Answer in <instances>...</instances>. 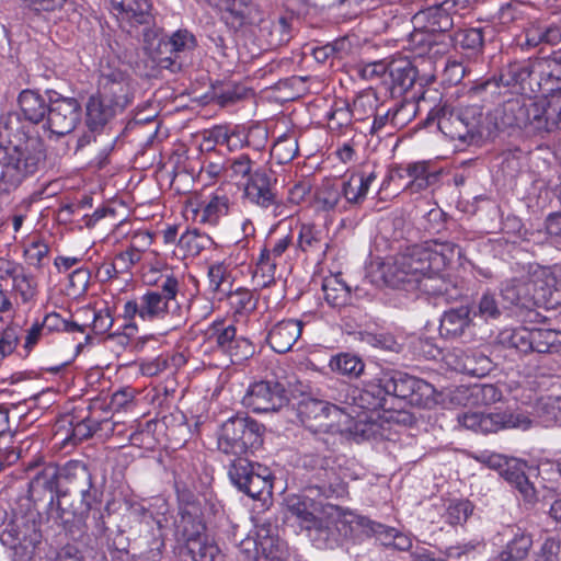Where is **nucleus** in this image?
Instances as JSON below:
<instances>
[{"instance_id":"nucleus-1","label":"nucleus","mask_w":561,"mask_h":561,"mask_svg":"<svg viewBox=\"0 0 561 561\" xmlns=\"http://www.w3.org/2000/svg\"><path fill=\"white\" fill-rule=\"evenodd\" d=\"M456 244L436 240L414 244L383 264L386 284L404 290L420 289L426 278L440 273L454 259Z\"/></svg>"},{"instance_id":"nucleus-2","label":"nucleus","mask_w":561,"mask_h":561,"mask_svg":"<svg viewBox=\"0 0 561 561\" xmlns=\"http://www.w3.org/2000/svg\"><path fill=\"white\" fill-rule=\"evenodd\" d=\"M45 159L44 144L38 137L23 136L16 141L10 140L7 147L0 146V190L10 192L33 176Z\"/></svg>"},{"instance_id":"nucleus-3","label":"nucleus","mask_w":561,"mask_h":561,"mask_svg":"<svg viewBox=\"0 0 561 561\" xmlns=\"http://www.w3.org/2000/svg\"><path fill=\"white\" fill-rule=\"evenodd\" d=\"M0 541L13 551L14 561L30 560L42 541L38 513L4 512L0 522Z\"/></svg>"},{"instance_id":"nucleus-4","label":"nucleus","mask_w":561,"mask_h":561,"mask_svg":"<svg viewBox=\"0 0 561 561\" xmlns=\"http://www.w3.org/2000/svg\"><path fill=\"white\" fill-rule=\"evenodd\" d=\"M538 67H540L539 56L511 62L501 70L499 79L492 78L478 83L469 90V93L473 98L485 101L500 94L501 84L503 87L519 85L524 89L525 83L529 80V85H531V82H535L538 91L543 94L542 76L538 71ZM530 90L535 91L533 87H530Z\"/></svg>"},{"instance_id":"nucleus-5","label":"nucleus","mask_w":561,"mask_h":561,"mask_svg":"<svg viewBox=\"0 0 561 561\" xmlns=\"http://www.w3.org/2000/svg\"><path fill=\"white\" fill-rule=\"evenodd\" d=\"M287 512L298 526L308 533L320 547L331 534V520L325 517L324 506L308 494H293L285 500Z\"/></svg>"},{"instance_id":"nucleus-6","label":"nucleus","mask_w":561,"mask_h":561,"mask_svg":"<svg viewBox=\"0 0 561 561\" xmlns=\"http://www.w3.org/2000/svg\"><path fill=\"white\" fill-rule=\"evenodd\" d=\"M263 432L264 426L251 417H230L221 425L218 448L225 454L241 456L262 445Z\"/></svg>"},{"instance_id":"nucleus-7","label":"nucleus","mask_w":561,"mask_h":561,"mask_svg":"<svg viewBox=\"0 0 561 561\" xmlns=\"http://www.w3.org/2000/svg\"><path fill=\"white\" fill-rule=\"evenodd\" d=\"M228 474L231 482L252 499L272 495L273 476L265 466L238 457L231 462Z\"/></svg>"},{"instance_id":"nucleus-8","label":"nucleus","mask_w":561,"mask_h":561,"mask_svg":"<svg viewBox=\"0 0 561 561\" xmlns=\"http://www.w3.org/2000/svg\"><path fill=\"white\" fill-rule=\"evenodd\" d=\"M62 495L79 494L82 505L92 510L102 500V491L94 485L93 473L81 460H69L61 466Z\"/></svg>"},{"instance_id":"nucleus-9","label":"nucleus","mask_w":561,"mask_h":561,"mask_svg":"<svg viewBox=\"0 0 561 561\" xmlns=\"http://www.w3.org/2000/svg\"><path fill=\"white\" fill-rule=\"evenodd\" d=\"M389 392L381 381V371L371 380L364 383L362 389L352 388L348 385L343 383L341 390L336 396L331 398L344 404L347 411H354L356 408L367 411H377L379 409H387V397Z\"/></svg>"},{"instance_id":"nucleus-10","label":"nucleus","mask_w":561,"mask_h":561,"mask_svg":"<svg viewBox=\"0 0 561 561\" xmlns=\"http://www.w3.org/2000/svg\"><path fill=\"white\" fill-rule=\"evenodd\" d=\"M381 381L389 396L415 407L426 405L434 393L431 383L399 370H381Z\"/></svg>"},{"instance_id":"nucleus-11","label":"nucleus","mask_w":561,"mask_h":561,"mask_svg":"<svg viewBox=\"0 0 561 561\" xmlns=\"http://www.w3.org/2000/svg\"><path fill=\"white\" fill-rule=\"evenodd\" d=\"M98 92L124 112L135 99L136 84L126 71L106 66L100 70Z\"/></svg>"},{"instance_id":"nucleus-12","label":"nucleus","mask_w":561,"mask_h":561,"mask_svg":"<svg viewBox=\"0 0 561 561\" xmlns=\"http://www.w3.org/2000/svg\"><path fill=\"white\" fill-rule=\"evenodd\" d=\"M457 420L462 427L481 434L496 433L506 428L526 430L530 425V420L526 415L511 412H465L459 414Z\"/></svg>"},{"instance_id":"nucleus-13","label":"nucleus","mask_w":561,"mask_h":561,"mask_svg":"<svg viewBox=\"0 0 561 561\" xmlns=\"http://www.w3.org/2000/svg\"><path fill=\"white\" fill-rule=\"evenodd\" d=\"M242 403L254 413L276 412L288 403L286 387L280 381L254 382L248 388Z\"/></svg>"},{"instance_id":"nucleus-14","label":"nucleus","mask_w":561,"mask_h":561,"mask_svg":"<svg viewBox=\"0 0 561 561\" xmlns=\"http://www.w3.org/2000/svg\"><path fill=\"white\" fill-rule=\"evenodd\" d=\"M82 107L76 98L56 93L48 102L47 128L57 136L70 134L81 122Z\"/></svg>"},{"instance_id":"nucleus-15","label":"nucleus","mask_w":561,"mask_h":561,"mask_svg":"<svg viewBox=\"0 0 561 561\" xmlns=\"http://www.w3.org/2000/svg\"><path fill=\"white\" fill-rule=\"evenodd\" d=\"M535 100L517 96L506 100L495 111V124L499 128L517 127L534 134Z\"/></svg>"},{"instance_id":"nucleus-16","label":"nucleus","mask_w":561,"mask_h":561,"mask_svg":"<svg viewBox=\"0 0 561 561\" xmlns=\"http://www.w3.org/2000/svg\"><path fill=\"white\" fill-rule=\"evenodd\" d=\"M144 49L158 69L176 72L182 68V61L175 59L171 46L165 36H161L157 30L144 27Z\"/></svg>"},{"instance_id":"nucleus-17","label":"nucleus","mask_w":561,"mask_h":561,"mask_svg":"<svg viewBox=\"0 0 561 561\" xmlns=\"http://www.w3.org/2000/svg\"><path fill=\"white\" fill-rule=\"evenodd\" d=\"M172 305L160 296L159 290H148L139 300H129L124 306V317L134 319L138 316L144 321L163 319Z\"/></svg>"},{"instance_id":"nucleus-18","label":"nucleus","mask_w":561,"mask_h":561,"mask_svg":"<svg viewBox=\"0 0 561 561\" xmlns=\"http://www.w3.org/2000/svg\"><path fill=\"white\" fill-rule=\"evenodd\" d=\"M298 411L304 422L308 423L310 427L318 428L331 426V424L327 422L331 416L335 417L340 414H346L353 417L354 412L347 411V408L339 402L330 403L312 398L302 400L299 403Z\"/></svg>"},{"instance_id":"nucleus-19","label":"nucleus","mask_w":561,"mask_h":561,"mask_svg":"<svg viewBox=\"0 0 561 561\" xmlns=\"http://www.w3.org/2000/svg\"><path fill=\"white\" fill-rule=\"evenodd\" d=\"M482 121L483 113L480 105L473 104L460 107L451 126L453 133H449L448 138L462 142L479 140L483 135Z\"/></svg>"},{"instance_id":"nucleus-20","label":"nucleus","mask_w":561,"mask_h":561,"mask_svg":"<svg viewBox=\"0 0 561 561\" xmlns=\"http://www.w3.org/2000/svg\"><path fill=\"white\" fill-rule=\"evenodd\" d=\"M110 3L117 19L130 27H146L153 21L150 0H110Z\"/></svg>"},{"instance_id":"nucleus-21","label":"nucleus","mask_w":561,"mask_h":561,"mask_svg":"<svg viewBox=\"0 0 561 561\" xmlns=\"http://www.w3.org/2000/svg\"><path fill=\"white\" fill-rule=\"evenodd\" d=\"M550 94V98L535 100L534 134L561 129V94Z\"/></svg>"},{"instance_id":"nucleus-22","label":"nucleus","mask_w":561,"mask_h":561,"mask_svg":"<svg viewBox=\"0 0 561 561\" xmlns=\"http://www.w3.org/2000/svg\"><path fill=\"white\" fill-rule=\"evenodd\" d=\"M244 194L251 203L262 208L278 207L276 194L272 190V178L266 170L257 169L253 172L247 182Z\"/></svg>"},{"instance_id":"nucleus-23","label":"nucleus","mask_w":561,"mask_h":561,"mask_svg":"<svg viewBox=\"0 0 561 561\" xmlns=\"http://www.w3.org/2000/svg\"><path fill=\"white\" fill-rule=\"evenodd\" d=\"M332 463L333 461L330 462L324 470L319 471L318 476H316V480L308 481L306 491L309 493L317 491L319 495L325 497H339L346 493V482L340 474L337 468Z\"/></svg>"},{"instance_id":"nucleus-24","label":"nucleus","mask_w":561,"mask_h":561,"mask_svg":"<svg viewBox=\"0 0 561 561\" xmlns=\"http://www.w3.org/2000/svg\"><path fill=\"white\" fill-rule=\"evenodd\" d=\"M454 369L472 377H484L492 369V362L483 353L472 350H456L451 355Z\"/></svg>"},{"instance_id":"nucleus-25","label":"nucleus","mask_w":561,"mask_h":561,"mask_svg":"<svg viewBox=\"0 0 561 561\" xmlns=\"http://www.w3.org/2000/svg\"><path fill=\"white\" fill-rule=\"evenodd\" d=\"M85 110V124L91 131L103 129L108 122L123 113L122 110L107 102L99 92L89 98Z\"/></svg>"},{"instance_id":"nucleus-26","label":"nucleus","mask_w":561,"mask_h":561,"mask_svg":"<svg viewBox=\"0 0 561 561\" xmlns=\"http://www.w3.org/2000/svg\"><path fill=\"white\" fill-rule=\"evenodd\" d=\"M301 334V322L284 320L275 324L267 335L268 345L279 354L291 350Z\"/></svg>"},{"instance_id":"nucleus-27","label":"nucleus","mask_w":561,"mask_h":561,"mask_svg":"<svg viewBox=\"0 0 561 561\" xmlns=\"http://www.w3.org/2000/svg\"><path fill=\"white\" fill-rule=\"evenodd\" d=\"M471 309L460 306L445 311L440 318L439 332L448 339L460 337L471 327Z\"/></svg>"},{"instance_id":"nucleus-28","label":"nucleus","mask_w":561,"mask_h":561,"mask_svg":"<svg viewBox=\"0 0 561 561\" xmlns=\"http://www.w3.org/2000/svg\"><path fill=\"white\" fill-rule=\"evenodd\" d=\"M18 104L23 118L31 124L37 125L46 122L48 103L44 96L35 90H23L18 98Z\"/></svg>"},{"instance_id":"nucleus-29","label":"nucleus","mask_w":561,"mask_h":561,"mask_svg":"<svg viewBox=\"0 0 561 561\" xmlns=\"http://www.w3.org/2000/svg\"><path fill=\"white\" fill-rule=\"evenodd\" d=\"M185 549L193 561H227L219 547L198 531L187 537Z\"/></svg>"},{"instance_id":"nucleus-30","label":"nucleus","mask_w":561,"mask_h":561,"mask_svg":"<svg viewBox=\"0 0 561 561\" xmlns=\"http://www.w3.org/2000/svg\"><path fill=\"white\" fill-rule=\"evenodd\" d=\"M294 18L279 16L277 20H263L260 25V34L265 38L271 48H277L287 44L293 37L291 22Z\"/></svg>"},{"instance_id":"nucleus-31","label":"nucleus","mask_w":561,"mask_h":561,"mask_svg":"<svg viewBox=\"0 0 561 561\" xmlns=\"http://www.w3.org/2000/svg\"><path fill=\"white\" fill-rule=\"evenodd\" d=\"M543 95L561 91V49L553 50L549 55H539Z\"/></svg>"},{"instance_id":"nucleus-32","label":"nucleus","mask_w":561,"mask_h":561,"mask_svg":"<svg viewBox=\"0 0 561 561\" xmlns=\"http://www.w3.org/2000/svg\"><path fill=\"white\" fill-rule=\"evenodd\" d=\"M377 173L375 170H360L350 176L343 183L341 195L344 196L350 204H360L369 191L371 183L376 180Z\"/></svg>"},{"instance_id":"nucleus-33","label":"nucleus","mask_w":561,"mask_h":561,"mask_svg":"<svg viewBox=\"0 0 561 561\" xmlns=\"http://www.w3.org/2000/svg\"><path fill=\"white\" fill-rule=\"evenodd\" d=\"M221 20L230 31L245 32L262 22V12L257 4L241 10L228 7L227 13H221Z\"/></svg>"},{"instance_id":"nucleus-34","label":"nucleus","mask_w":561,"mask_h":561,"mask_svg":"<svg viewBox=\"0 0 561 561\" xmlns=\"http://www.w3.org/2000/svg\"><path fill=\"white\" fill-rule=\"evenodd\" d=\"M388 76L391 79L392 92L402 94L414 85L417 70L410 60L398 59L388 65Z\"/></svg>"},{"instance_id":"nucleus-35","label":"nucleus","mask_w":561,"mask_h":561,"mask_svg":"<svg viewBox=\"0 0 561 561\" xmlns=\"http://www.w3.org/2000/svg\"><path fill=\"white\" fill-rule=\"evenodd\" d=\"M5 267H0L4 272V277L9 278L10 287L20 295L22 301L28 302L36 295V283L23 272L22 267L11 266L8 262H2Z\"/></svg>"},{"instance_id":"nucleus-36","label":"nucleus","mask_w":561,"mask_h":561,"mask_svg":"<svg viewBox=\"0 0 561 561\" xmlns=\"http://www.w3.org/2000/svg\"><path fill=\"white\" fill-rule=\"evenodd\" d=\"M531 285L533 284L530 282L517 278L504 282L501 287L503 308L507 309L512 306L527 307V304L531 300Z\"/></svg>"},{"instance_id":"nucleus-37","label":"nucleus","mask_w":561,"mask_h":561,"mask_svg":"<svg viewBox=\"0 0 561 561\" xmlns=\"http://www.w3.org/2000/svg\"><path fill=\"white\" fill-rule=\"evenodd\" d=\"M421 291L442 298L446 302L455 301L462 296V289L450 279H446L440 273L426 278Z\"/></svg>"},{"instance_id":"nucleus-38","label":"nucleus","mask_w":561,"mask_h":561,"mask_svg":"<svg viewBox=\"0 0 561 561\" xmlns=\"http://www.w3.org/2000/svg\"><path fill=\"white\" fill-rule=\"evenodd\" d=\"M450 9V1H444L439 5L431 7L423 12L426 19L425 27L437 37H440L442 34L447 33L454 26V20L449 13Z\"/></svg>"},{"instance_id":"nucleus-39","label":"nucleus","mask_w":561,"mask_h":561,"mask_svg":"<svg viewBox=\"0 0 561 561\" xmlns=\"http://www.w3.org/2000/svg\"><path fill=\"white\" fill-rule=\"evenodd\" d=\"M61 467L55 463L45 465L38 472L35 473L34 478L30 482V491L32 493L38 490L55 492L58 495H62L61 485Z\"/></svg>"},{"instance_id":"nucleus-40","label":"nucleus","mask_w":561,"mask_h":561,"mask_svg":"<svg viewBox=\"0 0 561 561\" xmlns=\"http://www.w3.org/2000/svg\"><path fill=\"white\" fill-rule=\"evenodd\" d=\"M512 538L507 541L505 549L500 553L501 561H517L527 557L531 546V535L522 528H511Z\"/></svg>"},{"instance_id":"nucleus-41","label":"nucleus","mask_w":561,"mask_h":561,"mask_svg":"<svg viewBox=\"0 0 561 561\" xmlns=\"http://www.w3.org/2000/svg\"><path fill=\"white\" fill-rule=\"evenodd\" d=\"M408 43L409 47L419 56L443 53L440 46L443 45L445 48L449 44L445 43L444 39L439 41L437 35L430 32L425 26L424 28L414 30L409 35Z\"/></svg>"},{"instance_id":"nucleus-42","label":"nucleus","mask_w":561,"mask_h":561,"mask_svg":"<svg viewBox=\"0 0 561 561\" xmlns=\"http://www.w3.org/2000/svg\"><path fill=\"white\" fill-rule=\"evenodd\" d=\"M455 48L460 49L469 58L476 57L483 47V33L481 28H467L447 36Z\"/></svg>"},{"instance_id":"nucleus-43","label":"nucleus","mask_w":561,"mask_h":561,"mask_svg":"<svg viewBox=\"0 0 561 561\" xmlns=\"http://www.w3.org/2000/svg\"><path fill=\"white\" fill-rule=\"evenodd\" d=\"M470 398H474L476 401L480 400L483 404L488 405L500 401L502 392L496 386L485 383L458 388L454 396V400L458 402H462L466 399L463 404L470 403Z\"/></svg>"},{"instance_id":"nucleus-44","label":"nucleus","mask_w":561,"mask_h":561,"mask_svg":"<svg viewBox=\"0 0 561 561\" xmlns=\"http://www.w3.org/2000/svg\"><path fill=\"white\" fill-rule=\"evenodd\" d=\"M229 210V198L226 195L215 194L209 202L195 210L194 220L199 224L214 226Z\"/></svg>"},{"instance_id":"nucleus-45","label":"nucleus","mask_w":561,"mask_h":561,"mask_svg":"<svg viewBox=\"0 0 561 561\" xmlns=\"http://www.w3.org/2000/svg\"><path fill=\"white\" fill-rule=\"evenodd\" d=\"M367 101L366 96H358L353 101L352 106L344 104L341 107L334 108L329 115L331 128H342L348 126L352 123V118L355 117L357 121L364 118V108Z\"/></svg>"},{"instance_id":"nucleus-46","label":"nucleus","mask_w":561,"mask_h":561,"mask_svg":"<svg viewBox=\"0 0 561 561\" xmlns=\"http://www.w3.org/2000/svg\"><path fill=\"white\" fill-rule=\"evenodd\" d=\"M298 247L307 253L325 255L329 244L320 229L312 225H302L298 236Z\"/></svg>"},{"instance_id":"nucleus-47","label":"nucleus","mask_w":561,"mask_h":561,"mask_svg":"<svg viewBox=\"0 0 561 561\" xmlns=\"http://www.w3.org/2000/svg\"><path fill=\"white\" fill-rule=\"evenodd\" d=\"M151 243V236L148 232L136 233L133 237L129 248L118 253L116 264H118L122 272L129 271L134 265L140 262L142 257V250L138 245H149Z\"/></svg>"},{"instance_id":"nucleus-48","label":"nucleus","mask_w":561,"mask_h":561,"mask_svg":"<svg viewBox=\"0 0 561 561\" xmlns=\"http://www.w3.org/2000/svg\"><path fill=\"white\" fill-rule=\"evenodd\" d=\"M211 238L197 229L186 230L178 241V248L183 251L184 255L196 256L203 250L213 245Z\"/></svg>"},{"instance_id":"nucleus-49","label":"nucleus","mask_w":561,"mask_h":561,"mask_svg":"<svg viewBox=\"0 0 561 561\" xmlns=\"http://www.w3.org/2000/svg\"><path fill=\"white\" fill-rule=\"evenodd\" d=\"M329 367L343 376L357 378L364 373L365 364L356 355L341 353L330 359Z\"/></svg>"},{"instance_id":"nucleus-50","label":"nucleus","mask_w":561,"mask_h":561,"mask_svg":"<svg viewBox=\"0 0 561 561\" xmlns=\"http://www.w3.org/2000/svg\"><path fill=\"white\" fill-rule=\"evenodd\" d=\"M457 116L458 110L455 111L447 103L439 102L428 111L425 125L436 123L438 129L448 137L449 133H453L451 126Z\"/></svg>"},{"instance_id":"nucleus-51","label":"nucleus","mask_w":561,"mask_h":561,"mask_svg":"<svg viewBox=\"0 0 561 561\" xmlns=\"http://www.w3.org/2000/svg\"><path fill=\"white\" fill-rule=\"evenodd\" d=\"M204 141L206 144L226 146L229 151L242 146L240 135L225 125H217L205 130Z\"/></svg>"},{"instance_id":"nucleus-52","label":"nucleus","mask_w":561,"mask_h":561,"mask_svg":"<svg viewBox=\"0 0 561 561\" xmlns=\"http://www.w3.org/2000/svg\"><path fill=\"white\" fill-rule=\"evenodd\" d=\"M256 536L260 541V554L266 559H279L282 554V542L273 535L272 525L264 523L257 526Z\"/></svg>"},{"instance_id":"nucleus-53","label":"nucleus","mask_w":561,"mask_h":561,"mask_svg":"<svg viewBox=\"0 0 561 561\" xmlns=\"http://www.w3.org/2000/svg\"><path fill=\"white\" fill-rule=\"evenodd\" d=\"M325 301L332 307H341L351 300L350 287L337 278L324 280L322 285Z\"/></svg>"},{"instance_id":"nucleus-54","label":"nucleus","mask_w":561,"mask_h":561,"mask_svg":"<svg viewBox=\"0 0 561 561\" xmlns=\"http://www.w3.org/2000/svg\"><path fill=\"white\" fill-rule=\"evenodd\" d=\"M531 352L552 353L560 343L559 332L550 329H530Z\"/></svg>"},{"instance_id":"nucleus-55","label":"nucleus","mask_w":561,"mask_h":561,"mask_svg":"<svg viewBox=\"0 0 561 561\" xmlns=\"http://www.w3.org/2000/svg\"><path fill=\"white\" fill-rule=\"evenodd\" d=\"M499 339L507 347L516 348L522 353L531 352L530 329L525 327L507 329L500 333Z\"/></svg>"},{"instance_id":"nucleus-56","label":"nucleus","mask_w":561,"mask_h":561,"mask_svg":"<svg viewBox=\"0 0 561 561\" xmlns=\"http://www.w3.org/2000/svg\"><path fill=\"white\" fill-rule=\"evenodd\" d=\"M407 175L411 179L409 187L412 191H422L428 187L436 179L434 173L428 172V168L424 162L411 163L405 169Z\"/></svg>"},{"instance_id":"nucleus-57","label":"nucleus","mask_w":561,"mask_h":561,"mask_svg":"<svg viewBox=\"0 0 561 561\" xmlns=\"http://www.w3.org/2000/svg\"><path fill=\"white\" fill-rule=\"evenodd\" d=\"M503 305L500 306L495 295L486 291L476 304V308L471 310L474 317L479 316L485 321L499 319L502 314Z\"/></svg>"},{"instance_id":"nucleus-58","label":"nucleus","mask_w":561,"mask_h":561,"mask_svg":"<svg viewBox=\"0 0 561 561\" xmlns=\"http://www.w3.org/2000/svg\"><path fill=\"white\" fill-rule=\"evenodd\" d=\"M165 37L176 60H181L182 54L192 51L197 46L196 37L187 30H178Z\"/></svg>"},{"instance_id":"nucleus-59","label":"nucleus","mask_w":561,"mask_h":561,"mask_svg":"<svg viewBox=\"0 0 561 561\" xmlns=\"http://www.w3.org/2000/svg\"><path fill=\"white\" fill-rule=\"evenodd\" d=\"M357 525L363 528L367 535H374L380 540L381 545L392 547L393 538L398 530L376 523L367 517H358Z\"/></svg>"},{"instance_id":"nucleus-60","label":"nucleus","mask_w":561,"mask_h":561,"mask_svg":"<svg viewBox=\"0 0 561 561\" xmlns=\"http://www.w3.org/2000/svg\"><path fill=\"white\" fill-rule=\"evenodd\" d=\"M230 308L234 314L247 316L256 308L254 295L244 288H239L228 295Z\"/></svg>"},{"instance_id":"nucleus-61","label":"nucleus","mask_w":561,"mask_h":561,"mask_svg":"<svg viewBox=\"0 0 561 561\" xmlns=\"http://www.w3.org/2000/svg\"><path fill=\"white\" fill-rule=\"evenodd\" d=\"M341 198V190L331 182H324L316 193V203L322 210H333Z\"/></svg>"},{"instance_id":"nucleus-62","label":"nucleus","mask_w":561,"mask_h":561,"mask_svg":"<svg viewBox=\"0 0 561 561\" xmlns=\"http://www.w3.org/2000/svg\"><path fill=\"white\" fill-rule=\"evenodd\" d=\"M473 512V505L468 500L451 501L445 513L446 522L453 526L462 525Z\"/></svg>"},{"instance_id":"nucleus-63","label":"nucleus","mask_w":561,"mask_h":561,"mask_svg":"<svg viewBox=\"0 0 561 561\" xmlns=\"http://www.w3.org/2000/svg\"><path fill=\"white\" fill-rule=\"evenodd\" d=\"M58 520L66 533L73 540H81L85 536V524L82 516H77L71 512L59 510Z\"/></svg>"},{"instance_id":"nucleus-64","label":"nucleus","mask_w":561,"mask_h":561,"mask_svg":"<svg viewBox=\"0 0 561 561\" xmlns=\"http://www.w3.org/2000/svg\"><path fill=\"white\" fill-rule=\"evenodd\" d=\"M298 153V141L295 136H280L272 148V154L278 159L280 163L291 161Z\"/></svg>"}]
</instances>
